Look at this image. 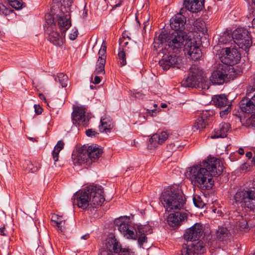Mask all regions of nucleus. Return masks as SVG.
I'll use <instances>...</instances> for the list:
<instances>
[{"label": "nucleus", "mask_w": 255, "mask_h": 255, "mask_svg": "<svg viewBox=\"0 0 255 255\" xmlns=\"http://www.w3.org/2000/svg\"><path fill=\"white\" fill-rule=\"evenodd\" d=\"M223 171V165L219 159L209 157L202 163L194 165L187 172L192 184L202 190H209L214 185L213 176H219Z\"/></svg>", "instance_id": "1"}, {"label": "nucleus", "mask_w": 255, "mask_h": 255, "mask_svg": "<svg viewBox=\"0 0 255 255\" xmlns=\"http://www.w3.org/2000/svg\"><path fill=\"white\" fill-rule=\"evenodd\" d=\"M104 189L101 185H91L86 187L80 193L74 195L73 203H77L78 207L83 209L88 207L97 208L101 206L105 199Z\"/></svg>", "instance_id": "2"}, {"label": "nucleus", "mask_w": 255, "mask_h": 255, "mask_svg": "<svg viewBox=\"0 0 255 255\" xmlns=\"http://www.w3.org/2000/svg\"><path fill=\"white\" fill-rule=\"evenodd\" d=\"M160 201L167 212L180 210L184 208L185 199L178 187L172 186L163 192Z\"/></svg>", "instance_id": "3"}, {"label": "nucleus", "mask_w": 255, "mask_h": 255, "mask_svg": "<svg viewBox=\"0 0 255 255\" xmlns=\"http://www.w3.org/2000/svg\"><path fill=\"white\" fill-rule=\"evenodd\" d=\"M188 36L184 31H174L172 33L162 32L159 34L156 40L161 44L166 43L170 50L176 52L182 48Z\"/></svg>", "instance_id": "4"}, {"label": "nucleus", "mask_w": 255, "mask_h": 255, "mask_svg": "<svg viewBox=\"0 0 255 255\" xmlns=\"http://www.w3.org/2000/svg\"><path fill=\"white\" fill-rule=\"evenodd\" d=\"M103 152V149L97 145H91L88 148L83 146L79 150L77 155L73 157L74 163L78 165L85 163L90 164L98 159Z\"/></svg>", "instance_id": "5"}, {"label": "nucleus", "mask_w": 255, "mask_h": 255, "mask_svg": "<svg viewBox=\"0 0 255 255\" xmlns=\"http://www.w3.org/2000/svg\"><path fill=\"white\" fill-rule=\"evenodd\" d=\"M201 84L203 89H208L209 82L203 77V72L196 65H192L190 69L188 76L182 82L184 87L196 88L199 87Z\"/></svg>", "instance_id": "6"}, {"label": "nucleus", "mask_w": 255, "mask_h": 255, "mask_svg": "<svg viewBox=\"0 0 255 255\" xmlns=\"http://www.w3.org/2000/svg\"><path fill=\"white\" fill-rule=\"evenodd\" d=\"M114 224L127 239H137L136 227L131 225L129 217L121 216L115 219Z\"/></svg>", "instance_id": "7"}, {"label": "nucleus", "mask_w": 255, "mask_h": 255, "mask_svg": "<svg viewBox=\"0 0 255 255\" xmlns=\"http://www.w3.org/2000/svg\"><path fill=\"white\" fill-rule=\"evenodd\" d=\"M61 2V13L58 16V24L63 35L71 26L70 12L73 0H62Z\"/></svg>", "instance_id": "8"}, {"label": "nucleus", "mask_w": 255, "mask_h": 255, "mask_svg": "<svg viewBox=\"0 0 255 255\" xmlns=\"http://www.w3.org/2000/svg\"><path fill=\"white\" fill-rule=\"evenodd\" d=\"M232 38L234 42L245 51L248 50L252 44L250 32L243 27L238 28L233 31Z\"/></svg>", "instance_id": "9"}, {"label": "nucleus", "mask_w": 255, "mask_h": 255, "mask_svg": "<svg viewBox=\"0 0 255 255\" xmlns=\"http://www.w3.org/2000/svg\"><path fill=\"white\" fill-rule=\"evenodd\" d=\"M236 203L244 202L251 210L255 209V192L252 190H239L234 195Z\"/></svg>", "instance_id": "10"}, {"label": "nucleus", "mask_w": 255, "mask_h": 255, "mask_svg": "<svg viewBox=\"0 0 255 255\" xmlns=\"http://www.w3.org/2000/svg\"><path fill=\"white\" fill-rule=\"evenodd\" d=\"M203 234L206 239H210V232H204L202 224L197 223L185 231L184 238V239H200Z\"/></svg>", "instance_id": "11"}, {"label": "nucleus", "mask_w": 255, "mask_h": 255, "mask_svg": "<svg viewBox=\"0 0 255 255\" xmlns=\"http://www.w3.org/2000/svg\"><path fill=\"white\" fill-rule=\"evenodd\" d=\"M191 35L188 36L184 44V52L187 54L193 60L199 59L202 56V52L197 45L194 38H190Z\"/></svg>", "instance_id": "12"}, {"label": "nucleus", "mask_w": 255, "mask_h": 255, "mask_svg": "<svg viewBox=\"0 0 255 255\" xmlns=\"http://www.w3.org/2000/svg\"><path fill=\"white\" fill-rule=\"evenodd\" d=\"M228 67L223 64L213 71L210 77V81L214 84L222 85L228 81Z\"/></svg>", "instance_id": "13"}, {"label": "nucleus", "mask_w": 255, "mask_h": 255, "mask_svg": "<svg viewBox=\"0 0 255 255\" xmlns=\"http://www.w3.org/2000/svg\"><path fill=\"white\" fill-rule=\"evenodd\" d=\"M241 59V55L236 48L226 47L225 54L222 57V62L226 66L237 64Z\"/></svg>", "instance_id": "14"}, {"label": "nucleus", "mask_w": 255, "mask_h": 255, "mask_svg": "<svg viewBox=\"0 0 255 255\" xmlns=\"http://www.w3.org/2000/svg\"><path fill=\"white\" fill-rule=\"evenodd\" d=\"M181 60V57L175 54L164 55L159 60V64L163 70H167L171 67H179Z\"/></svg>", "instance_id": "15"}, {"label": "nucleus", "mask_w": 255, "mask_h": 255, "mask_svg": "<svg viewBox=\"0 0 255 255\" xmlns=\"http://www.w3.org/2000/svg\"><path fill=\"white\" fill-rule=\"evenodd\" d=\"M104 43V41H103L101 48L99 50V57L96 63V68L94 71V73L97 75H104L105 73V65L106 60L107 47Z\"/></svg>", "instance_id": "16"}, {"label": "nucleus", "mask_w": 255, "mask_h": 255, "mask_svg": "<svg viewBox=\"0 0 255 255\" xmlns=\"http://www.w3.org/2000/svg\"><path fill=\"white\" fill-rule=\"evenodd\" d=\"M74 123L78 125H85L89 121L88 116L86 115L85 108L83 107H77L74 108L72 114Z\"/></svg>", "instance_id": "17"}, {"label": "nucleus", "mask_w": 255, "mask_h": 255, "mask_svg": "<svg viewBox=\"0 0 255 255\" xmlns=\"http://www.w3.org/2000/svg\"><path fill=\"white\" fill-rule=\"evenodd\" d=\"M176 210L175 213L170 214L167 217L168 224L171 227H178L181 223L186 219L187 214L186 212H180Z\"/></svg>", "instance_id": "18"}, {"label": "nucleus", "mask_w": 255, "mask_h": 255, "mask_svg": "<svg viewBox=\"0 0 255 255\" xmlns=\"http://www.w3.org/2000/svg\"><path fill=\"white\" fill-rule=\"evenodd\" d=\"M168 137V134L165 131L153 134L149 139L150 148H156L159 144H162Z\"/></svg>", "instance_id": "19"}, {"label": "nucleus", "mask_w": 255, "mask_h": 255, "mask_svg": "<svg viewBox=\"0 0 255 255\" xmlns=\"http://www.w3.org/2000/svg\"><path fill=\"white\" fill-rule=\"evenodd\" d=\"M54 25L49 26L46 32L48 35V39L50 42L56 45H60L62 42V36H64L65 34L61 35L55 29Z\"/></svg>", "instance_id": "20"}, {"label": "nucleus", "mask_w": 255, "mask_h": 255, "mask_svg": "<svg viewBox=\"0 0 255 255\" xmlns=\"http://www.w3.org/2000/svg\"><path fill=\"white\" fill-rule=\"evenodd\" d=\"M186 19L181 14H177L171 20L170 27L174 31H183L185 28Z\"/></svg>", "instance_id": "21"}, {"label": "nucleus", "mask_w": 255, "mask_h": 255, "mask_svg": "<svg viewBox=\"0 0 255 255\" xmlns=\"http://www.w3.org/2000/svg\"><path fill=\"white\" fill-rule=\"evenodd\" d=\"M184 5L187 9L192 12H197L202 10L204 0H185Z\"/></svg>", "instance_id": "22"}, {"label": "nucleus", "mask_w": 255, "mask_h": 255, "mask_svg": "<svg viewBox=\"0 0 255 255\" xmlns=\"http://www.w3.org/2000/svg\"><path fill=\"white\" fill-rule=\"evenodd\" d=\"M231 128V125L229 123H222L220 124L219 128L215 129L214 133L211 135L212 138H224L227 136V132Z\"/></svg>", "instance_id": "23"}, {"label": "nucleus", "mask_w": 255, "mask_h": 255, "mask_svg": "<svg viewBox=\"0 0 255 255\" xmlns=\"http://www.w3.org/2000/svg\"><path fill=\"white\" fill-rule=\"evenodd\" d=\"M239 106L243 112L251 113L255 111V105L251 99L244 98L240 102Z\"/></svg>", "instance_id": "24"}, {"label": "nucleus", "mask_w": 255, "mask_h": 255, "mask_svg": "<svg viewBox=\"0 0 255 255\" xmlns=\"http://www.w3.org/2000/svg\"><path fill=\"white\" fill-rule=\"evenodd\" d=\"M153 232L152 229L148 225L136 226L137 239H147L149 235Z\"/></svg>", "instance_id": "25"}, {"label": "nucleus", "mask_w": 255, "mask_h": 255, "mask_svg": "<svg viewBox=\"0 0 255 255\" xmlns=\"http://www.w3.org/2000/svg\"><path fill=\"white\" fill-rule=\"evenodd\" d=\"M106 250L108 253L119 254L122 251L123 248L118 240H108L106 243Z\"/></svg>", "instance_id": "26"}, {"label": "nucleus", "mask_w": 255, "mask_h": 255, "mask_svg": "<svg viewBox=\"0 0 255 255\" xmlns=\"http://www.w3.org/2000/svg\"><path fill=\"white\" fill-rule=\"evenodd\" d=\"M208 115V112L206 111L203 112L201 116H199L197 118L193 126L194 130H201L206 127Z\"/></svg>", "instance_id": "27"}, {"label": "nucleus", "mask_w": 255, "mask_h": 255, "mask_svg": "<svg viewBox=\"0 0 255 255\" xmlns=\"http://www.w3.org/2000/svg\"><path fill=\"white\" fill-rule=\"evenodd\" d=\"M113 128V124L110 117H105L101 119V125L99 127L100 132H110Z\"/></svg>", "instance_id": "28"}, {"label": "nucleus", "mask_w": 255, "mask_h": 255, "mask_svg": "<svg viewBox=\"0 0 255 255\" xmlns=\"http://www.w3.org/2000/svg\"><path fill=\"white\" fill-rule=\"evenodd\" d=\"M212 101L214 105L220 109L230 105L227 98L223 94L215 96L213 98Z\"/></svg>", "instance_id": "29"}, {"label": "nucleus", "mask_w": 255, "mask_h": 255, "mask_svg": "<svg viewBox=\"0 0 255 255\" xmlns=\"http://www.w3.org/2000/svg\"><path fill=\"white\" fill-rule=\"evenodd\" d=\"M192 242L193 251L194 254H203L205 251V244L202 240H186Z\"/></svg>", "instance_id": "30"}, {"label": "nucleus", "mask_w": 255, "mask_h": 255, "mask_svg": "<svg viewBox=\"0 0 255 255\" xmlns=\"http://www.w3.org/2000/svg\"><path fill=\"white\" fill-rule=\"evenodd\" d=\"M55 81H58L62 87H66L67 86L68 78L66 75L62 73H58L57 75L53 76Z\"/></svg>", "instance_id": "31"}, {"label": "nucleus", "mask_w": 255, "mask_h": 255, "mask_svg": "<svg viewBox=\"0 0 255 255\" xmlns=\"http://www.w3.org/2000/svg\"><path fill=\"white\" fill-rule=\"evenodd\" d=\"M64 145V142L62 140H59L55 146L54 150L52 151L53 159L55 162L58 160L59 153L60 151L63 148Z\"/></svg>", "instance_id": "32"}, {"label": "nucleus", "mask_w": 255, "mask_h": 255, "mask_svg": "<svg viewBox=\"0 0 255 255\" xmlns=\"http://www.w3.org/2000/svg\"><path fill=\"white\" fill-rule=\"evenodd\" d=\"M192 242L186 241V243L183 244L182 246V249L181 250V255H194V251H193V246Z\"/></svg>", "instance_id": "33"}, {"label": "nucleus", "mask_w": 255, "mask_h": 255, "mask_svg": "<svg viewBox=\"0 0 255 255\" xmlns=\"http://www.w3.org/2000/svg\"><path fill=\"white\" fill-rule=\"evenodd\" d=\"M24 167L28 172L34 173L38 171L39 166L37 165V163L33 164L31 161L26 160L25 161Z\"/></svg>", "instance_id": "34"}, {"label": "nucleus", "mask_w": 255, "mask_h": 255, "mask_svg": "<svg viewBox=\"0 0 255 255\" xmlns=\"http://www.w3.org/2000/svg\"><path fill=\"white\" fill-rule=\"evenodd\" d=\"M229 231L225 227H219L216 232V235L218 239H224L229 237Z\"/></svg>", "instance_id": "35"}, {"label": "nucleus", "mask_w": 255, "mask_h": 255, "mask_svg": "<svg viewBox=\"0 0 255 255\" xmlns=\"http://www.w3.org/2000/svg\"><path fill=\"white\" fill-rule=\"evenodd\" d=\"M232 41H233V38H232V34H231L228 32H224L219 38V42L223 44H227Z\"/></svg>", "instance_id": "36"}, {"label": "nucleus", "mask_w": 255, "mask_h": 255, "mask_svg": "<svg viewBox=\"0 0 255 255\" xmlns=\"http://www.w3.org/2000/svg\"><path fill=\"white\" fill-rule=\"evenodd\" d=\"M126 55L124 48L120 49L118 53V57L121 66H124L127 64Z\"/></svg>", "instance_id": "37"}, {"label": "nucleus", "mask_w": 255, "mask_h": 255, "mask_svg": "<svg viewBox=\"0 0 255 255\" xmlns=\"http://www.w3.org/2000/svg\"><path fill=\"white\" fill-rule=\"evenodd\" d=\"M237 226L240 230L244 232L249 230V227L247 221L243 219L237 222Z\"/></svg>", "instance_id": "38"}, {"label": "nucleus", "mask_w": 255, "mask_h": 255, "mask_svg": "<svg viewBox=\"0 0 255 255\" xmlns=\"http://www.w3.org/2000/svg\"><path fill=\"white\" fill-rule=\"evenodd\" d=\"M10 5L15 9L19 10L22 7V1L21 0H8Z\"/></svg>", "instance_id": "39"}, {"label": "nucleus", "mask_w": 255, "mask_h": 255, "mask_svg": "<svg viewBox=\"0 0 255 255\" xmlns=\"http://www.w3.org/2000/svg\"><path fill=\"white\" fill-rule=\"evenodd\" d=\"M193 201L194 205L199 208H203L205 205V204L199 196H195L193 198Z\"/></svg>", "instance_id": "40"}, {"label": "nucleus", "mask_w": 255, "mask_h": 255, "mask_svg": "<svg viewBox=\"0 0 255 255\" xmlns=\"http://www.w3.org/2000/svg\"><path fill=\"white\" fill-rule=\"evenodd\" d=\"M65 223V221L62 220V217L58 216L56 221V225L58 230H60L62 232H63L65 228L64 227Z\"/></svg>", "instance_id": "41"}, {"label": "nucleus", "mask_w": 255, "mask_h": 255, "mask_svg": "<svg viewBox=\"0 0 255 255\" xmlns=\"http://www.w3.org/2000/svg\"><path fill=\"white\" fill-rule=\"evenodd\" d=\"M13 12V10L7 8L2 3H0V15H7Z\"/></svg>", "instance_id": "42"}, {"label": "nucleus", "mask_w": 255, "mask_h": 255, "mask_svg": "<svg viewBox=\"0 0 255 255\" xmlns=\"http://www.w3.org/2000/svg\"><path fill=\"white\" fill-rule=\"evenodd\" d=\"M195 26L197 28L198 30L199 31H201L203 33L206 32V28L205 25V23L204 22L200 21L197 22L195 23Z\"/></svg>", "instance_id": "43"}, {"label": "nucleus", "mask_w": 255, "mask_h": 255, "mask_svg": "<svg viewBox=\"0 0 255 255\" xmlns=\"http://www.w3.org/2000/svg\"><path fill=\"white\" fill-rule=\"evenodd\" d=\"M225 108V109L221 110L220 112V116L222 118L228 115L230 112L231 110V105L230 104L228 105Z\"/></svg>", "instance_id": "44"}, {"label": "nucleus", "mask_w": 255, "mask_h": 255, "mask_svg": "<svg viewBox=\"0 0 255 255\" xmlns=\"http://www.w3.org/2000/svg\"><path fill=\"white\" fill-rule=\"evenodd\" d=\"M78 34V30L76 28H74L71 30V32L69 34V38L72 40H75L77 37Z\"/></svg>", "instance_id": "45"}, {"label": "nucleus", "mask_w": 255, "mask_h": 255, "mask_svg": "<svg viewBox=\"0 0 255 255\" xmlns=\"http://www.w3.org/2000/svg\"><path fill=\"white\" fill-rule=\"evenodd\" d=\"M121 253L122 255H134V252L128 248H123Z\"/></svg>", "instance_id": "46"}, {"label": "nucleus", "mask_w": 255, "mask_h": 255, "mask_svg": "<svg viewBox=\"0 0 255 255\" xmlns=\"http://www.w3.org/2000/svg\"><path fill=\"white\" fill-rule=\"evenodd\" d=\"M179 147H180V145L179 144L178 142L170 143L167 145L168 149H170L171 151H174Z\"/></svg>", "instance_id": "47"}, {"label": "nucleus", "mask_w": 255, "mask_h": 255, "mask_svg": "<svg viewBox=\"0 0 255 255\" xmlns=\"http://www.w3.org/2000/svg\"><path fill=\"white\" fill-rule=\"evenodd\" d=\"M249 123H250L249 126L255 129V114L251 116L249 119Z\"/></svg>", "instance_id": "48"}, {"label": "nucleus", "mask_w": 255, "mask_h": 255, "mask_svg": "<svg viewBox=\"0 0 255 255\" xmlns=\"http://www.w3.org/2000/svg\"><path fill=\"white\" fill-rule=\"evenodd\" d=\"M86 134L88 136H95L98 133L92 129H88L86 131Z\"/></svg>", "instance_id": "49"}, {"label": "nucleus", "mask_w": 255, "mask_h": 255, "mask_svg": "<svg viewBox=\"0 0 255 255\" xmlns=\"http://www.w3.org/2000/svg\"><path fill=\"white\" fill-rule=\"evenodd\" d=\"M35 112L37 115H40L42 113L43 109L39 105H34Z\"/></svg>", "instance_id": "50"}, {"label": "nucleus", "mask_w": 255, "mask_h": 255, "mask_svg": "<svg viewBox=\"0 0 255 255\" xmlns=\"http://www.w3.org/2000/svg\"><path fill=\"white\" fill-rule=\"evenodd\" d=\"M147 240H138V245L140 247L142 248L143 249H148L150 248L149 246L143 247V244L146 243Z\"/></svg>", "instance_id": "51"}, {"label": "nucleus", "mask_w": 255, "mask_h": 255, "mask_svg": "<svg viewBox=\"0 0 255 255\" xmlns=\"http://www.w3.org/2000/svg\"><path fill=\"white\" fill-rule=\"evenodd\" d=\"M86 5L85 4V6H84V9L82 10V14H81V16L83 18H86L87 16V15H88V9H86Z\"/></svg>", "instance_id": "52"}, {"label": "nucleus", "mask_w": 255, "mask_h": 255, "mask_svg": "<svg viewBox=\"0 0 255 255\" xmlns=\"http://www.w3.org/2000/svg\"><path fill=\"white\" fill-rule=\"evenodd\" d=\"M7 234V232L5 230V228L4 227L0 228V235H2L3 236H6Z\"/></svg>", "instance_id": "53"}, {"label": "nucleus", "mask_w": 255, "mask_h": 255, "mask_svg": "<svg viewBox=\"0 0 255 255\" xmlns=\"http://www.w3.org/2000/svg\"><path fill=\"white\" fill-rule=\"evenodd\" d=\"M154 107L155 108H156L157 107V104H154L153 105ZM156 111V109H152V110H150V109H147V114L151 116H153V115L152 114L153 113H154V112Z\"/></svg>", "instance_id": "54"}, {"label": "nucleus", "mask_w": 255, "mask_h": 255, "mask_svg": "<svg viewBox=\"0 0 255 255\" xmlns=\"http://www.w3.org/2000/svg\"><path fill=\"white\" fill-rule=\"evenodd\" d=\"M101 81V80L100 77L98 76H96L95 77L94 82L93 83L95 84H98L100 83Z\"/></svg>", "instance_id": "55"}, {"label": "nucleus", "mask_w": 255, "mask_h": 255, "mask_svg": "<svg viewBox=\"0 0 255 255\" xmlns=\"http://www.w3.org/2000/svg\"><path fill=\"white\" fill-rule=\"evenodd\" d=\"M116 238V236L115 235L114 233H111L109 235H108V237L107 238V239H110V240H112V239H115Z\"/></svg>", "instance_id": "56"}, {"label": "nucleus", "mask_w": 255, "mask_h": 255, "mask_svg": "<svg viewBox=\"0 0 255 255\" xmlns=\"http://www.w3.org/2000/svg\"><path fill=\"white\" fill-rule=\"evenodd\" d=\"M58 218L57 215H53L52 216L51 221L56 224V219Z\"/></svg>", "instance_id": "57"}, {"label": "nucleus", "mask_w": 255, "mask_h": 255, "mask_svg": "<svg viewBox=\"0 0 255 255\" xmlns=\"http://www.w3.org/2000/svg\"><path fill=\"white\" fill-rule=\"evenodd\" d=\"M246 156L248 158H251L252 157V153L251 152H247L246 154Z\"/></svg>", "instance_id": "58"}, {"label": "nucleus", "mask_w": 255, "mask_h": 255, "mask_svg": "<svg viewBox=\"0 0 255 255\" xmlns=\"http://www.w3.org/2000/svg\"><path fill=\"white\" fill-rule=\"evenodd\" d=\"M238 152L241 155H243L244 154V150L243 148H240L238 150Z\"/></svg>", "instance_id": "59"}, {"label": "nucleus", "mask_w": 255, "mask_h": 255, "mask_svg": "<svg viewBox=\"0 0 255 255\" xmlns=\"http://www.w3.org/2000/svg\"><path fill=\"white\" fill-rule=\"evenodd\" d=\"M89 238H90L89 234H87L85 235H84V236H82L81 237V239H86Z\"/></svg>", "instance_id": "60"}, {"label": "nucleus", "mask_w": 255, "mask_h": 255, "mask_svg": "<svg viewBox=\"0 0 255 255\" xmlns=\"http://www.w3.org/2000/svg\"><path fill=\"white\" fill-rule=\"evenodd\" d=\"M39 97L41 99H43L45 101V102H47L46 99L43 94H39Z\"/></svg>", "instance_id": "61"}, {"label": "nucleus", "mask_w": 255, "mask_h": 255, "mask_svg": "<svg viewBox=\"0 0 255 255\" xmlns=\"http://www.w3.org/2000/svg\"><path fill=\"white\" fill-rule=\"evenodd\" d=\"M253 102L255 105V94L251 98Z\"/></svg>", "instance_id": "62"}, {"label": "nucleus", "mask_w": 255, "mask_h": 255, "mask_svg": "<svg viewBox=\"0 0 255 255\" xmlns=\"http://www.w3.org/2000/svg\"><path fill=\"white\" fill-rule=\"evenodd\" d=\"M252 26L255 28V18L252 20Z\"/></svg>", "instance_id": "63"}, {"label": "nucleus", "mask_w": 255, "mask_h": 255, "mask_svg": "<svg viewBox=\"0 0 255 255\" xmlns=\"http://www.w3.org/2000/svg\"><path fill=\"white\" fill-rule=\"evenodd\" d=\"M120 5H121V3L119 2V3L115 5L114 6V8L117 7L119 6Z\"/></svg>", "instance_id": "64"}]
</instances>
